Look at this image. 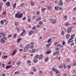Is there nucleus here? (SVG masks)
Returning a JSON list of instances; mask_svg holds the SVG:
<instances>
[{"instance_id":"nucleus-1","label":"nucleus","mask_w":76,"mask_h":76,"mask_svg":"<svg viewBox=\"0 0 76 76\" xmlns=\"http://www.w3.org/2000/svg\"><path fill=\"white\" fill-rule=\"evenodd\" d=\"M47 43L49 44H47L46 45V47L47 48H48L51 46V44H52V41H51V39L50 38L49 39H48L47 41ZM49 43H50L49 44Z\"/></svg>"},{"instance_id":"nucleus-2","label":"nucleus","mask_w":76,"mask_h":76,"mask_svg":"<svg viewBox=\"0 0 76 76\" xmlns=\"http://www.w3.org/2000/svg\"><path fill=\"white\" fill-rule=\"evenodd\" d=\"M20 12H18L15 15V18H22V16H23V13H21L20 14Z\"/></svg>"},{"instance_id":"nucleus-3","label":"nucleus","mask_w":76,"mask_h":76,"mask_svg":"<svg viewBox=\"0 0 76 76\" xmlns=\"http://www.w3.org/2000/svg\"><path fill=\"white\" fill-rule=\"evenodd\" d=\"M50 20L51 21V22L52 24H54L56 23V21L55 19H52L51 18H50Z\"/></svg>"},{"instance_id":"nucleus-4","label":"nucleus","mask_w":76,"mask_h":76,"mask_svg":"<svg viewBox=\"0 0 76 76\" xmlns=\"http://www.w3.org/2000/svg\"><path fill=\"white\" fill-rule=\"evenodd\" d=\"M72 29V27H70L67 30V33H70V32H71Z\"/></svg>"},{"instance_id":"nucleus-5","label":"nucleus","mask_w":76,"mask_h":76,"mask_svg":"<svg viewBox=\"0 0 76 76\" xmlns=\"http://www.w3.org/2000/svg\"><path fill=\"white\" fill-rule=\"evenodd\" d=\"M16 51H17V50L16 49L14 50L13 51V52H12V54H11L12 56H15L16 54Z\"/></svg>"},{"instance_id":"nucleus-6","label":"nucleus","mask_w":76,"mask_h":76,"mask_svg":"<svg viewBox=\"0 0 76 76\" xmlns=\"http://www.w3.org/2000/svg\"><path fill=\"white\" fill-rule=\"evenodd\" d=\"M34 42H32L31 43L30 45H31V46L30 47V49H32L33 48H34Z\"/></svg>"},{"instance_id":"nucleus-7","label":"nucleus","mask_w":76,"mask_h":76,"mask_svg":"<svg viewBox=\"0 0 76 76\" xmlns=\"http://www.w3.org/2000/svg\"><path fill=\"white\" fill-rule=\"evenodd\" d=\"M34 33V31H30L28 32V35H32V34H33Z\"/></svg>"},{"instance_id":"nucleus-8","label":"nucleus","mask_w":76,"mask_h":76,"mask_svg":"<svg viewBox=\"0 0 76 76\" xmlns=\"http://www.w3.org/2000/svg\"><path fill=\"white\" fill-rule=\"evenodd\" d=\"M41 17H40L39 18H38L36 19V21L37 22H39V20H41Z\"/></svg>"},{"instance_id":"nucleus-9","label":"nucleus","mask_w":76,"mask_h":76,"mask_svg":"<svg viewBox=\"0 0 76 76\" xmlns=\"http://www.w3.org/2000/svg\"><path fill=\"white\" fill-rule=\"evenodd\" d=\"M52 71H54L56 72V73L57 74V69H56L55 68H53L52 70Z\"/></svg>"},{"instance_id":"nucleus-10","label":"nucleus","mask_w":76,"mask_h":76,"mask_svg":"<svg viewBox=\"0 0 76 76\" xmlns=\"http://www.w3.org/2000/svg\"><path fill=\"white\" fill-rule=\"evenodd\" d=\"M63 4V2L62 0H60L59 2V4L60 6H62Z\"/></svg>"},{"instance_id":"nucleus-11","label":"nucleus","mask_w":76,"mask_h":76,"mask_svg":"<svg viewBox=\"0 0 76 76\" xmlns=\"http://www.w3.org/2000/svg\"><path fill=\"white\" fill-rule=\"evenodd\" d=\"M73 39V37H72L70 39H69V40H68V44H70V43L71 42V41H71V40H72V39Z\"/></svg>"},{"instance_id":"nucleus-12","label":"nucleus","mask_w":76,"mask_h":76,"mask_svg":"<svg viewBox=\"0 0 76 76\" xmlns=\"http://www.w3.org/2000/svg\"><path fill=\"white\" fill-rule=\"evenodd\" d=\"M11 67H12V65L7 66L6 67V69H10V68H11Z\"/></svg>"},{"instance_id":"nucleus-13","label":"nucleus","mask_w":76,"mask_h":76,"mask_svg":"<svg viewBox=\"0 0 76 76\" xmlns=\"http://www.w3.org/2000/svg\"><path fill=\"white\" fill-rule=\"evenodd\" d=\"M70 36L69 34H66V39H69V38L70 37Z\"/></svg>"},{"instance_id":"nucleus-14","label":"nucleus","mask_w":76,"mask_h":76,"mask_svg":"<svg viewBox=\"0 0 76 76\" xmlns=\"http://www.w3.org/2000/svg\"><path fill=\"white\" fill-rule=\"evenodd\" d=\"M49 60V58H48V57H47L45 59V62H47V61H48Z\"/></svg>"},{"instance_id":"nucleus-15","label":"nucleus","mask_w":76,"mask_h":76,"mask_svg":"<svg viewBox=\"0 0 76 76\" xmlns=\"http://www.w3.org/2000/svg\"><path fill=\"white\" fill-rule=\"evenodd\" d=\"M0 34L1 35L2 37H5V36H6V34H5V33H0Z\"/></svg>"},{"instance_id":"nucleus-16","label":"nucleus","mask_w":76,"mask_h":76,"mask_svg":"<svg viewBox=\"0 0 76 76\" xmlns=\"http://www.w3.org/2000/svg\"><path fill=\"white\" fill-rule=\"evenodd\" d=\"M28 50V48L26 47H25L24 48V52H26L27 51V50Z\"/></svg>"},{"instance_id":"nucleus-17","label":"nucleus","mask_w":76,"mask_h":76,"mask_svg":"<svg viewBox=\"0 0 76 76\" xmlns=\"http://www.w3.org/2000/svg\"><path fill=\"white\" fill-rule=\"evenodd\" d=\"M1 42L2 43H4L5 42V41L3 39H1Z\"/></svg>"},{"instance_id":"nucleus-18","label":"nucleus","mask_w":76,"mask_h":76,"mask_svg":"<svg viewBox=\"0 0 76 76\" xmlns=\"http://www.w3.org/2000/svg\"><path fill=\"white\" fill-rule=\"evenodd\" d=\"M42 57H43V55H42V54H41L39 57V60H41V58H42Z\"/></svg>"},{"instance_id":"nucleus-19","label":"nucleus","mask_w":76,"mask_h":76,"mask_svg":"<svg viewBox=\"0 0 76 76\" xmlns=\"http://www.w3.org/2000/svg\"><path fill=\"white\" fill-rule=\"evenodd\" d=\"M51 50H50V51H47L46 52V54H50L51 53Z\"/></svg>"},{"instance_id":"nucleus-20","label":"nucleus","mask_w":76,"mask_h":76,"mask_svg":"<svg viewBox=\"0 0 76 76\" xmlns=\"http://www.w3.org/2000/svg\"><path fill=\"white\" fill-rule=\"evenodd\" d=\"M30 3L31 6H34V2L32 1H31Z\"/></svg>"},{"instance_id":"nucleus-21","label":"nucleus","mask_w":76,"mask_h":76,"mask_svg":"<svg viewBox=\"0 0 76 76\" xmlns=\"http://www.w3.org/2000/svg\"><path fill=\"white\" fill-rule=\"evenodd\" d=\"M6 5L7 6H10V2H7L6 3Z\"/></svg>"},{"instance_id":"nucleus-22","label":"nucleus","mask_w":76,"mask_h":76,"mask_svg":"<svg viewBox=\"0 0 76 76\" xmlns=\"http://www.w3.org/2000/svg\"><path fill=\"white\" fill-rule=\"evenodd\" d=\"M57 55V52H54L53 54V56H56Z\"/></svg>"},{"instance_id":"nucleus-23","label":"nucleus","mask_w":76,"mask_h":76,"mask_svg":"<svg viewBox=\"0 0 76 76\" xmlns=\"http://www.w3.org/2000/svg\"><path fill=\"white\" fill-rule=\"evenodd\" d=\"M39 58V55H37L36 57H34V59H37V58Z\"/></svg>"},{"instance_id":"nucleus-24","label":"nucleus","mask_w":76,"mask_h":76,"mask_svg":"<svg viewBox=\"0 0 76 76\" xmlns=\"http://www.w3.org/2000/svg\"><path fill=\"white\" fill-rule=\"evenodd\" d=\"M18 41L17 42H19L20 41H21L22 40V39L21 38H19L18 39H17Z\"/></svg>"},{"instance_id":"nucleus-25","label":"nucleus","mask_w":76,"mask_h":76,"mask_svg":"<svg viewBox=\"0 0 76 76\" xmlns=\"http://www.w3.org/2000/svg\"><path fill=\"white\" fill-rule=\"evenodd\" d=\"M14 24L15 26H18V25H19V23L18 22H15Z\"/></svg>"},{"instance_id":"nucleus-26","label":"nucleus","mask_w":76,"mask_h":76,"mask_svg":"<svg viewBox=\"0 0 76 76\" xmlns=\"http://www.w3.org/2000/svg\"><path fill=\"white\" fill-rule=\"evenodd\" d=\"M4 20L6 24H7L8 23V21H7L6 20L4 19Z\"/></svg>"},{"instance_id":"nucleus-27","label":"nucleus","mask_w":76,"mask_h":76,"mask_svg":"<svg viewBox=\"0 0 76 76\" xmlns=\"http://www.w3.org/2000/svg\"><path fill=\"white\" fill-rule=\"evenodd\" d=\"M17 37V34L15 33L14 35H13V37L14 38H16Z\"/></svg>"},{"instance_id":"nucleus-28","label":"nucleus","mask_w":76,"mask_h":76,"mask_svg":"<svg viewBox=\"0 0 76 76\" xmlns=\"http://www.w3.org/2000/svg\"><path fill=\"white\" fill-rule=\"evenodd\" d=\"M26 48H29V47H30V45H29V44L27 45L26 46Z\"/></svg>"},{"instance_id":"nucleus-29","label":"nucleus","mask_w":76,"mask_h":76,"mask_svg":"<svg viewBox=\"0 0 76 76\" xmlns=\"http://www.w3.org/2000/svg\"><path fill=\"white\" fill-rule=\"evenodd\" d=\"M32 53H34L35 52V49H33L32 50Z\"/></svg>"},{"instance_id":"nucleus-30","label":"nucleus","mask_w":76,"mask_h":76,"mask_svg":"<svg viewBox=\"0 0 76 76\" xmlns=\"http://www.w3.org/2000/svg\"><path fill=\"white\" fill-rule=\"evenodd\" d=\"M61 35H64V31H62V32H61Z\"/></svg>"},{"instance_id":"nucleus-31","label":"nucleus","mask_w":76,"mask_h":76,"mask_svg":"<svg viewBox=\"0 0 76 76\" xmlns=\"http://www.w3.org/2000/svg\"><path fill=\"white\" fill-rule=\"evenodd\" d=\"M0 22L1 25H3V24H4V21L1 20V21Z\"/></svg>"},{"instance_id":"nucleus-32","label":"nucleus","mask_w":76,"mask_h":76,"mask_svg":"<svg viewBox=\"0 0 76 76\" xmlns=\"http://www.w3.org/2000/svg\"><path fill=\"white\" fill-rule=\"evenodd\" d=\"M16 3H15L13 5V8H15V7H16Z\"/></svg>"},{"instance_id":"nucleus-33","label":"nucleus","mask_w":76,"mask_h":76,"mask_svg":"<svg viewBox=\"0 0 76 76\" xmlns=\"http://www.w3.org/2000/svg\"><path fill=\"white\" fill-rule=\"evenodd\" d=\"M3 39H4V40H7V37H3Z\"/></svg>"},{"instance_id":"nucleus-34","label":"nucleus","mask_w":76,"mask_h":76,"mask_svg":"<svg viewBox=\"0 0 76 76\" xmlns=\"http://www.w3.org/2000/svg\"><path fill=\"white\" fill-rule=\"evenodd\" d=\"M64 18L65 19H66L67 18V16L66 15H65L64 16Z\"/></svg>"},{"instance_id":"nucleus-35","label":"nucleus","mask_w":76,"mask_h":76,"mask_svg":"<svg viewBox=\"0 0 76 76\" xmlns=\"http://www.w3.org/2000/svg\"><path fill=\"white\" fill-rule=\"evenodd\" d=\"M72 20H74V21H76V18L75 17H74L72 18Z\"/></svg>"},{"instance_id":"nucleus-36","label":"nucleus","mask_w":76,"mask_h":76,"mask_svg":"<svg viewBox=\"0 0 76 76\" xmlns=\"http://www.w3.org/2000/svg\"><path fill=\"white\" fill-rule=\"evenodd\" d=\"M46 9V8H42L41 9V10L43 12V11H45V10Z\"/></svg>"},{"instance_id":"nucleus-37","label":"nucleus","mask_w":76,"mask_h":76,"mask_svg":"<svg viewBox=\"0 0 76 76\" xmlns=\"http://www.w3.org/2000/svg\"><path fill=\"white\" fill-rule=\"evenodd\" d=\"M34 63H37V62H38V60L37 59H34Z\"/></svg>"},{"instance_id":"nucleus-38","label":"nucleus","mask_w":76,"mask_h":76,"mask_svg":"<svg viewBox=\"0 0 76 76\" xmlns=\"http://www.w3.org/2000/svg\"><path fill=\"white\" fill-rule=\"evenodd\" d=\"M32 29L33 30H35V29H36V27L35 26H34L33 27Z\"/></svg>"},{"instance_id":"nucleus-39","label":"nucleus","mask_w":76,"mask_h":76,"mask_svg":"<svg viewBox=\"0 0 76 76\" xmlns=\"http://www.w3.org/2000/svg\"><path fill=\"white\" fill-rule=\"evenodd\" d=\"M39 25H42V22L40 21L39 22Z\"/></svg>"},{"instance_id":"nucleus-40","label":"nucleus","mask_w":76,"mask_h":76,"mask_svg":"<svg viewBox=\"0 0 76 76\" xmlns=\"http://www.w3.org/2000/svg\"><path fill=\"white\" fill-rule=\"evenodd\" d=\"M50 73L52 76H53V72L52 71H50Z\"/></svg>"},{"instance_id":"nucleus-41","label":"nucleus","mask_w":76,"mask_h":76,"mask_svg":"<svg viewBox=\"0 0 76 76\" xmlns=\"http://www.w3.org/2000/svg\"><path fill=\"white\" fill-rule=\"evenodd\" d=\"M66 44V42L64 41H63V42L62 43V45H65V44Z\"/></svg>"},{"instance_id":"nucleus-42","label":"nucleus","mask_w":76,"mask_h":76,"mask_svg":"<svg viewBox=\"0 0 76 76\" xmlns=\"http://www.w3.org/2000/svg\"><path fill=\"white\" fill-rule=\"evenodd\" d=\"M12 37V34H10L8 36V38H10V37Z\"/></svg>"},{"instance_id":"nucleus-43","label":"nucleus","mask_w":76,"mask_h":76,"mask_svg":"<svg viewBox=\"0 0 76 76\" xmlns=\"http://www.w3.org/2000/svg\"><path fill=\"white\" fill-rule=\"evenodd\" d=\"M41 27V25H39V24H38L37 25V28H39L40 27Z\"/></svg>"},{"instance_id":"nucleus-44","label":"nucleus","mask_w":76,"mask_h":76,"mask_svg":"<svg viewBox=\"0 0 76 76\" xmlns=\"http://www.w3.org/2000/svg\"><path fill=\"white\" fill-rule=\"evenodd\" d=\"M39 73L41 74H42L43 73V72L41 71H40L39 72Z\"/></svg>"},{"instance_id":"nucleus-45","label":"nucleus","mask_w":76,"mask_h":76,"mask_svg":"<svg viewBox=\"0 0 76 76\" xmlns=\"http://www.w3.org/2000/svg\"><path fill=\"white\" fill-rule=\"evenodd\" d=\"M15 29H17V31H19V28H18V27H16Z\"/></svg>"},{"instance_id":"nucleus-46","label":"nucleus","mask_w":76,"mask_h":76,"mask_svg":"<svg viewBox=\"0 0 76 76\" xmlns=\"http://www.w3.org/2000/svg\"><path fill=\"white\" fill-rule=\"evenodd\" d=\"M66 65L65 64H64V69H66Z\"/></svg>"},{"instance_id":"nucleus-47","label":"nucleus","mask_w":76,"mask_h":76,"mask_svg":"<svg viewBox=\"0 0 76 76\" xmlns=\"http://www.w3.org/2000/svg\"><path fill=\"white\" fill-rule=\"evenodd\" d=\"M15 74H19V72L18 71L15 72L14 73Z\"/></svg>"},{"instance_id":"nucleus-48","label":"nucleus","mask_w":76,"mask_h":76,"mask_svg":"<svg viewBox=\"0 0 76 76\" xmlns=\"http://www.w3.org/2000/svg\"><path fill=\"white\" fill-rule=\"evenodd\" d=\"M37 69H34L33 70V72H37Z\"/></svg>"},{"instance_id":"nucleus-49","label":"nucleus","mask_w":76,"mask_h":76,"mask_svg":"<svg viewBox=\"0 0 76 76\" xmlns=\"http://www.w3.org/2000/svg\"><path fill=\"white\" fill-rule=\"evenodd\" d=\"M24 4H25L24 3H21L20 5V7H21V6H23V5H24Z\"/></svg>"},{"instance_id":"nucleus-50","label":"nucleus","mask_w":76,"mask_h":76,"mask_svg":"<svg viewBox=\"0 0 76 76\" xmlns=\"http://www.w3.org/2000/svg\"><path fill=\"white\" fill-rule=\"evenodd\" d=\"M58 46H60L61 47H63L64 46L62 45H61L60 44H59V45H57L58 47Z\"/></svg>"},{"instance_id":"nucleus-51","label":"nucleus","mask_w":76,"mask_h":76,"mask_svg":"<svg viewBox=\"0 0 76 76\" xmlns=\"http://www.w3.org/2000/svg\"><path fill=\"white\" fill-rule=\"evenodd\" d=\"M28 22H31V19L30 18H28Z\"/></svg>"},{"instance_id":"nucleus-52","label":"nucleus","mask_w":76,"mask_h":76,"mask_svg":"<svg viewBox=\"0 0 76 76\" xmlns=\"http://www.w3.org/2000/svg\"><path fill=\"white\" fill-rule=\"evenodd\" d=\"M27 63H31V61L30 60H29L27 62Z\"/></svg>"},{"instance_id":"nucleus-53","label":"nucleus","mask_w":76,"mask_h":76,"mask_svg":"<svg viewBox=\"0 0 76 76\" xmlns=\"http://www.w3.org/2000/svg\"><path fill=\"white\" fill-rule=\"evenodd\" d=\"M54 8H55V10H57V7L56 6Z\"/></svg>"},{"instance_id":"nucleus-54","label":"nucleus","mask_w":76,"mask_h":76,"mask_svg":"<svg viewBox=\"0 0 76 76\" xmlns=\"http://www.w3.org/2000/svg\"><path fill=\"white\" fill-rule=\"evenodd\" d=\"M6 12H4L2 13V15H6Z\"/></svg>"},{"instance_id":"nucleus-55","label":"nucleus","mask_w":76,"mask_h":76,"mask_svg":"<svg viewBox=\"0 0 76 76\" xmlns=\"http://www.w3.org/2000/svg\"><path fill=\"white\" fill-rule=\"evenodd\" d=\"M39 12H40L39 11H37V15H39Z\"/></svg>"},{"instance_id":"nucleus-56","label":"nucleus","mask_w":76,"mask_h":76,"mask_svg":"<svg viewBox=\"0 0 76 76\" xmlns=\"http://www.w3.org/2000/svg\"><path fill=\"white\" fill-rule=\"evenodd\" d=\"M32 19L33 20H34L35 19V16H33Z\"/></svg>"},{"instance_id":"nucleus-57","label":"nucleus","mask_w":76,"mask_h":76,"mask_svg":"<svg viewBox=\"0 0 76 76\" xmlns=\"http://www.w3.org/2000/svg\"><path fill=\"white\" fill-rule=\"evenodd\" d=\"M20 63H21L20 62H19L17 64V65H19L20 64Z\"/></svg>"},{"instance_id":"nucleus-58","label":"nucleus","mask_w":76,"mask_h":76,"mask_svg":"<svg viewBox=\"0 0 76 76\" xmlns=\"http://www.w3.org/2000/svg\"><path fill=\"white\" fill-rule=\"evenodd\" d=\"M22 33H23V34H25V30H23Z\"/></svg>"},{"instance_id":"nucleus-59","label":"nucleus","mask_w":76,"mask_h":76,"mask_svg":"<svg viewBox=\"0 0 76 76\" xmlns=\"http://www.w3.org/2000/svg\"><path fill=\"white\" fill-rule=\"evenodd\" d=\"M57 44V42H55L54 44V45L56 46Z\"/></svg>"},{"instance_id":"nucleus-60","label":"nucleus","mask_w":76,"mask_h":76,"mask_svg":"<svg viewBox=\"0 0 76 76\" xmlns=\"http://www.w3.org/2000/svg\"><path fill=\"white\" fill-rule=\"evenodd\" d=\"M4 66H5V64H2V66L3 67H4Z\"/></svg>"},{"instance_id":"nucleus-61","label":"nucleus","mask_w":76,"mask_h":76,"mask_svg":"<svg viewBox=\"0 0 76 76\" xmlns=\"http://www.w3.org/2000/svg\"><path fill=\"white\" fill-rule=\"evenodd\" d=\"M22 19L23 20H25V19H26V17H24V18H22Z\"/></svg>"},{"instance_id":"nucleus-62","label":"nucleus","mask_w":76,"mask_h":76,"mask_svg":"<svg viewBox=\"0 0 76 76\" xmlns=\"http://www.w3.org/2000/svg\"><path fill=\"white\" fill-rule=\"evenodd\" d=\"M48 9L49 10H50V9H51V7H48Z\"/></svg>"},{"instance_id":"nucleus-63","label":"nucleus","mask_w":76,"mask_h":76,"mask_svg":"<svg viewBox=\"0 0 76 76\" xmlns=\"http://www.w3.org/2000/svg\"><path fill=\"white\" fill-rule=\"evenodd\" d=\"M20 48H22L23 47V45H20Z\"/></svg>"},{"instance_id":"nucleus-64","label":"nucleus","mask_w":76,"mask_h":76,"mask_svg":"<svg viewBox=\"0 0 76 76\" xmlns=\"http://www.w3.org/2000/svg\"><path fill=\"white\" fill-rule=\"evenodd\" d=\"M6 76V75L4 74H3L2 75V76Z\"/></svg>"}]
</instances>
